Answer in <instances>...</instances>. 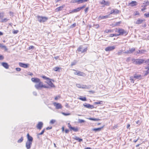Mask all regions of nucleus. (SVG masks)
Returning a JSON list of instances; mask_svg holds the SVG:
<instances>
[{
  "label": "nucleus",
  "instance_id": "nucleus-50",
  "mask_svg": "<svg viewBox=\"0 0 149 149\" xmlns=\"http://www.w3.org/2000/svg\"><path fill=\"white\" fill-rule=\"evenodd\" d=\"M77 0H72L71 1V2L72 3H77Z\"/></svg>",
  "mask_w": 149,
  "mask_h": 149
},
{
  "label": "nucleus",
  "instance_id": "nucleus-35",
  "mask_svg": "<svg viewBox=\"0 0 149 149\" xmlns=\"http://www.w3.org/2000/svg\"><path fill=\"white\" fill-rule=\"evenodd\" d=\"M114 10V14H116L119 13V11L117 9H115Z\"/></svg>",
  "mask_w": 149,
  "mask_h": 149
},
{
  "label": "nucleus",
  "instance_id": "nucleus-54",
  "mask_svg": "<svg viewBox=\"0 0 149 149\" xmlns=\"http://www.w3.org/2000/svg\"><path fill=\"white\" fill-rule=\"evenodd\" d=\"M122 54V51H120V52H119L118 53H117V54L118 55V56H119V55H120Z\"/></svg>",
  "mask_w": 149,
  "mask_h": 149
},
{
  "label": "nucleus",
  "instance_id": "nucleus-20",
  "mask_svg": "<svg viewBox=\"0 0 149 149\" xmlns=\"http://www.w3.org/2000/svg\"><path fill=\"white\" fill-rule=\"evenodd\" d=\"M109 17V16L107 15L105 16H100L98 17L99 19H104Z\"/></svg>",
  "mask_w": 149,
  "mask_h": 149
},
{
  "label": "nucleus",
  "instance_id": "nucleus-29",
  "mask_svg": "<svg viewBox=\"0 0 149 149\" xmlns=\"http://www.w3.org/2000/svg\"><path fill=\"white\" fill-rule=\"evenodd\" d=\"M89 120H93L95 121H98L100 120V119L97 118H88Z\"/></svg>",
  "mask_w": 149,
  "mask_h": 149
},
{
  "label": "nucleus",
  "instance_id": "nucleus-44",
  "mask_svg": "<svg viewBox=\"0 0 149 149\" xmlns=\"http://www.w3.org/2000/svg\"><path fill=\"white\" fill-rule=\"evenodd\" d=\"M89 9V8L88 7H87L85 8V9L84 10L85 11V14H86L87 13L88 10Z\"/></svg>",
  "mask_w": 149,
  "mask_h": 149
},
{
  "label": "nucleus",
  "instance_id": "nucleus-39",
  "mask_svg": "<svg viewBox=\"0 0 149 149\" xmlns=\"http://www.w3.org/2000/svg\"><path fill=\"white\" fill-rule=\"evenodd\" d=\"M82 88L84 89H88L90 88V87H88V86H87L86 85H83L81 86V88Z\"/></svg>",
  "mask_w": 149,
  "mask_h": 149
},
{
  "label": "nucleus",
  "instance_id": "nucleus-41",
  "mask_svg": "<svg viewBox=\"0 0 149 149\" xmlns=\"http://www.w3.org/2000/svg\"><path fill=\"white\" fill-rule=\"evenodd\" d=\"M78 121L79 123H84L85 122V121L83 120L79 119Z\"/></svg>",
  "mask_w": 149,
  "mask_h": 149
},
{
  "label": "nucleus",
  "instance_id": "nucleus-38",
  "mask_svg": "<svg viewBox=\"0 0 149 149\" xmlns=\"http://www.w3.org/2000/svg\"><path fill=\"white\" fill-rule=\"evenodd\" d=\"M77 63V61H74L71 63V65L73 66L75 65Z\"/></svg>",
  "mask_w": 149,
  "mask_h": 149
},
{
  "label": "nucleus",
  "instance_id": "nucleus-23",
  "mask_svg": "<svg viewBox=\"0 0 149 149\" xmlns=\"http://www.w3.org/2000/svg\"><path fill=\"white\" fill-rule=\"evenodd\" d=\"M100 3L102 4H104L106 5H109V3L108 2H106L104 0H102L100 2Z\"/></svg>",
  "mask_w": 149,
  "mask_h": 149
},
{
  "label": "nucleus",
  "instance_id": "nucleus-42",
  "mask_svg": "<svg viewBox=\"0 0 149 149\" xmlns=\"http://www.w3.org/2000/svg\"><path fill=\"white\" fill-rule=\"evenodd\" d=\"M45 131V129H43L42 130L41 133H39L38 134V135H40L42 134Z\"/></svg>",
  "mask_w": 149,
  "mask_h": 149
},
{
  "label": "nucleus",
  "instance_id": "nucleus-40",
  "mask_svg": "<svg viewBox=\"0 0 149 149\" xmlns=\"http://www.w3.org/2000/svg\"><path fill=\"white\" fill-rule=\"evenodd\" d=\"M23 137H21L18 140L17 142L18 143H21L23 141Z\"/></svg>",
  "mask_w": 149,
  "mask_h": 149
},
{
  "label": "nucleus",
  "instance_id": "nucleus-58",
  "mask_svg": "<svg viewBox=\"0 0 149 149\" xmlns=\"http://www.w3.org/2000/svg\"><path fill=\"white\" fill-rule=\"evenodd\" d=\"M16 70L17 71H20L21 70V69L19 68H16Z\"/></svg>",
  "mask_w": 149,
  "mask_h": 149
},
{
  "label": "nucleus",
  "instance_id": "nucleus-10",
  "mask_svg": "<svg viewBox=\"0 0 149 149\" xmlns=\"http://www.w3.org/2000/svg\"><path fill=\"white\" fill-rule=\"evenodd\" d=\"M53 104L55 106L56 108L57 109H61L62 108V106L61 104L59 103L54 102Z\"/></svg>",
  "mask_w": 149,
  "mask_h": 149
},
{
  "label": "nucleus",
  "instance_id": "nucleus-34",
  "mask_svg": "<svg viewBox=\"0 0 149 149\" xmlns=\"http://www.w3.org/2000/svg\"><path fill=\"white\" fill-rule=\"evenodd\" d=\"M60 69L58 67H56L53 68V70L55 71H59Z\"/></svg>",
  "mask_w": 149,
  "mask_h": 149
},
{
  "label": "nucleus",
  "instance_id": "nucleus-60",
  "mask_svg": "<svg viewBox=\"0 0 149 149\" xmlns=\"http://www.w3.org/2000/svg\"><path fill=\"white\" fill-rule=\"evenodd\" d=\"M52 127H48L46 128V130H49L52 129Z\"/></svg>",
  "mask_w": 149,
  "mask_h": 149
},
{
  "label": "nucleus",
  "instance_id": "nucleus-19",
  "mask_svg": "<svg viewBox=\"0 0 149 149\" xmlns=\"http://www.w3.org/2000/svg\"><path fill=\"white\" fill-rule=\"evenodd\" d=\"M2 65L6 69H8L9 68V65L6 63L3 62L2 63Z\"/></svg>",
  "mask_w": 149,
  "mask_h": 149
},
{
  "label": "nucleus",
  "instance_id": "nucleus-49",
  "mask_svg": "<svg viewBox=\"0 0 149 149\" xmlns=\"http://www.w3.org/2000/svg\"><path fill=\"white\" fill-rule=\"evenodd\" d=\"M146 50H140V54H142L144 53V52H146Z\"/></svg>",
  "mask_w": 149,
  "mask_h": 149
},
{
  "label": "nucleus",
  "instance_id": "nucleus-4",
  "mask_svg": "<svg viewBox=\"0 0 149 149\" xmlns=\"http://www.w3.org/2000/svg\"><path fill=\"white\" fill-rule=\"evenodd\" d=\"M119 31V34H117L118 36L119 35L126 36L128 33L126 31L122 29L119 28V31Z\"/></svg>",
  "mask_w": 149,
  "mask_h": 149
},
{
  "label": "nucleus",
  "instance_id": "nucleus-32",
  "mask_svg": "<svg viewBox=\"0 0 149 149\" xmlns=\"http://www.w3.org/2000/svg\"><path fill=\"white\" fill-rule=\"evenodd\" d=\"M103 102L101 101H99L94 103V104H103Z\"/></svg>",
  "mask_w": 149,
  "mask_h": 149
},
{
  "label": "nucleus",
  "instance_id": "nucleus-52",
  "mask_svg": "<svg viewBox=\"0 0 149 149\" xmlns=\"http://www.w3.org/2000/svg\"><path fill=\"white\" fill-rule=\"evenodd\" d=\"M144 15L147 17H149V12L148 13H145Z\"/></svg>",
  "mask_w": 149,
  "mask_h": 149
},
{
  "label": "nucleus",
  "instance_id": "nucleus-36",
  "mask_svg": "<svg viewBox=\"0 0 149 149\" xmlns=\"http://www.w3.org/2000/svg\"><path fill=\"white\" fill-rule=\"evenodd\" d=\"M134 77H130V80L131 81V82L134 83Z\"/></svg>",
  "mask_w": 149,
  "mask_h": 149
},
{
  "label": "nucleus",
  "instance_id": "nucleus-27",
  "mask_svg": "<svg viewBox=\"0 0 149 149\" xmlns=\"http://www.w3.org/2000/svg\"><path fill=\"white\" fill-rule=\"evenodd\" d=\"M80 10L79 7L77 8L74 9L72 11V13H76L79 11Z\"/></svg>",
  "mask_w": 149,
  "mask_h": 149
},
{
  "label": "nucleus",
  "instance_id": "nucleus-21",
  "mask_svg": "<svg viewBox=\"0 0 149 149\" xmlns=\"http://www.w3.org/2000/svg\"><path fill=\"white\" fill-rule=\"evenodd\" d=\"M144 21V20L139 19L137 20L136 23L137 24H141Z\"/></svg>",
  "mask_w": 149,
  "mask_h": 149
},
{
  "label": "nucleus",
  "instance_id": "nucleus-51",
  "mask_svg": "<svg viewBox=\"0 0 149 149\" xmlns=\"http://www.w3.org/2000/svg\"><path fill=\"white\" fill-rule=\"evenodd\" d=\"M76 26V24L75 23L71 25L70 27L72 28L75 27Z\"/></svg>",
  "mask_w": 149,
  "mask_h": 149
},
{
  "label": "nucleus",
  "instance_id": "nucleus-9",
  "mask_svg": "<svg viewBox=\"0 0 149 149\" xmlns=\"http://www.w3.org/2000/svg\"><path fill=\"white\" fill-rule=\"evenodd\" d=\"M19 65L21 67L27 68L28 67L29 64H25L22 63L20 62L19 63Z\"/></svg>",
  "mask_w": 149,
  "mask_h": 149
},
{
  "label": "nucleus",
  "instance_id": "nucleus-53",
  "mask_svg": "<svg viewBox=\"0 0 149 149\" xmlns=\"http://www.w3.org/2000/svg\"><path fill=\"white\" fill-rule=\"evenodd\" d=\"M62 114L65 116H68L70 115V113H65L63 112L62 113Z\"/></svg>",
  "mask_w": 149,
  "mask_h": 149
},
{
  "label": "nucleus",
  "instance_id": "nucleus-2",
  "mask_svg": "<svg viewBox=\"0 0 149 149\" xmlns=\"http://www.w3.org/2000/svg\"><path fill=\"white\" fill-rule=\"evenodd\" d=\"M35 87L38 90L42 88H49V86H46L43 84V83L40 81L38 83L36 84L35 85Z\"/></svg>",
  "mask_w": 149,
  "mask_h": 149
},
{
  "label": "nucleus",
  "instance_id": "nucleus-63",
  "mask_svg": "<svg viewBox=\"0 0 149 149\" xmlns=\"http://www.w3.org/2000/svg\"><path fill=\"white\" fill-rule=\"evenodd\" d=\"M34 48V47L33 46H31L29 47V49H33Z\"/></svg>",
  "mask_w": 149,
  "mask_h": 149
},
{
  "label": "nucleus",
  "instance_id": "nucleus-22",
  "mask_svg": "<svg viewBox=\"0 0 149 149\" xmlns=\"http://www.w3.org/2000/svg\"><path fill=\"white\" fill-rule=\"evenodd\" d=\"M73 139L77 141H78L79 142H81V141H83V139H80L77 136H75Z\"/></svg>",
  "mask_w": 149,
  "mask_h": 149
},
{
  "label": "nucleus",
  "instance_id": "nucleus-43",
  "mask_svg": "<svg viewBox=\"0 0 149 149\" xmlns=\"http://www.w3.org/2000/svg\"><path fill=\"white\" fill-rule=\"evenodd\" d=\"M56 120H54L52 119L51 120L50 122V123L52 124H53L55 122Z\"/></svg>",
  "mask_w": 149,
  "mask_h": 149
},
{
  "label": "nucleus",
  "instance_id": "nucleus-16",
  "mask_svg": "<svg viewBox=\"0 0 149 149\" xmlns=\"http://www.w3.org/2000/svg\"><path fill=\"white\" fill-rule=\"evenodd\" d=\"M84 107L89 109H92L94 107L93 105H90L89 104H86L85 105L84 104Z\"/></svg>",
  "mask_w": 149,
  "mask_h": 149
},
{
  "label": "nucleus",
  "instance_id": "nucleus-33",
  "mask_svg": "<svg viewBox=\"0 0 149 149\" xmlns=\"http://www.w3.org/2000/svg\"><path fill=\"white\" fill-rule=\"evenodd\" d=\"M70 130H73V131L75 132H77L78 131V130L77 127H72V128Z\"/></svg>",
  "mask_w": 149,
  "mask_h": 149
},
{
  "label": "nucleus",
  "instance_id": "nucleus-57",
  "mask_svg": "<svg viewBox=\"0 0 149 149\" xmlns=\"http://www.w3.org/2000/svg\"><path fill=\"white\" fill-rule=\"evenodd\" d=\"M146 69H147V70L146 71V72L149 73V67L148 66L146 68Z\"/></svg>",
  "mask_w": 149,
  "mask_h": 149
},
{
  "label": "nucleus",
  "instance_id": "nucleus-5",
  "mask_svg": "<svg viewBox=\"0 0 149 149\" xmlns=\"http://www.w3.org/2000/svg\"><path fill=\"white\" fill-rule=\"evenodd\" d=\"M87 50V47L84 48L82 45L80 46L77 49V51L78 52H81V53H83L84 52H86Z\"/></svg>",
  "mask_w": 149,
  "mask_h": 149
},
{
  "label": "nucleus",
  "instance_id": "nucleus-8",
  "mask_svg": "<svg viewBox=\"0 0 149 149\" xmlns=\"http://www.w3.org/2000/svg\"><path fill=\"white\" fill-rule=\"evenodd\" d=\"M115 49V46H110L106 47L105 49V50L107 52L110 51L114 50Z\"/></svg>",
  "mask_w": 149,
  "mask_h": 149
},
{
  "label": "nucleus",
  "instance_id": "nucleus-18",
  "mask_svg": "<svg viewBox=\"0 0 149 149\" xmlns=\"http://www.w3.org/2000/svg\"><path fill=\"white\" fill-rule=\"evenodd\" d=\"M47 83L51 87H54L55 86L50 80H47Z\"/></svg>",
  "mask_w": 149,
  "mask_h": 149
},
{
  "label": "nucleus",
  "instance_id": "nucleus-24",
  "mask_svg": "<svg viewBox=\"0 0 149 149\" xmlns=\"http://www.w3.org/2000/svg\"><path fill=\"white\" fill-rule=\"evenodd\" d=\"M64 6V5H63L57 8L56 9V11H59L61 10L63 8Z\"/></svg>",
  "mask_w": 149,
  "mask_h": 149
},
{
  "label": "nucleus",
  "instance_id": "nucleus-3",
  "mask_svg": "<svg viewBox=\"0 0 149 149\" xmlns=\"http://www.w3.org/2000/svg\"><path fill=\"white\" fill-rule=\"evenodd\" d=\"M132 61L134 64L138 65H140L145 62V60L143 59H134Z\"/></svg>",
  "mask_w": 149,
  "mask_h": 149
},
{
  "label": "nucleus",
  "instance_id": "nucleus-37",
  "mask_svg": "<svg viewBox=\"0 0 149 149\" xmlns=\"http://www.w3.org/2000/svg\"><path fill=\"white\" fill-rule=\"evenodd\" d=\"M113 32V30H107L104 31V32L106 33Z\"/></svg>",
  "mask_w": 149,
  "mask_h": 149
},
{
  "label": "nucleus",
  "instance_id": "nucleus-28",
  "mask_svg": "<svg viewBox=\"0 0 149 149\" xmlns=\"http://www.w3.org/2000/svg\"><path fill=\"white\" fill-rule=\"evenodd\" d=\"M0 47L1 48H4L5 49V51H7L8 50V49L6 48L5 46L3 45L2 44L0 43Z\"/></svg>",
  "mask_w": 149,
  "mask_h": 149
},
{
  "label": "nucleus",
  "instance_id": "nucleus-6",
  "mask_svg": "<svg viewBox=\"0 0 149 149\" xmlns=\"http://www.w3.org/2000/svg\"><path fill=\"white\" fill-rule=\"evenodd\" d=\"M75 72H74V74L83 77L85 76H86V74L83 72L75 70Z\"/></svg>",
  "mask_w": 149,
  "mask_h": 149
},
{
  "label": "nucleus",
  "instance_id": "nucleus-15",
  "mask_svg": "<svg viewBox=\"0 0 149 149\" xmlns=\"http://www.w3.org/2000/svg\"><path fill=\"white\" fill-rule=\"evenodd\" d=\"M27 141L32 142L33 138L32 137L29 135V134H27Z\"/></svg>",
  "mask_w": 149,
  "mask_h": 149
},
{
  "label": "nucleus",
  "instance_id": "nucleus-46",
  "mask_svg": "<svg viewBox=\"0 0 149 149\" xmlns=\"http://www.w3.org/2000/svg\"><path fill=\"white\" fill-rule=\"evenodd\" d=\"M42 78L45 79L47 80H50V79L49 78L47 77L46 76H43L42 77Z\"/></svg>",
  "mask_w": 149,
  "mask_h": 149
},
{
  "label": "nucleus",
  "instance_id": "nucleus-59",
  "mask_svg": "<svg viewBox=\"0 0 149 149\" xmlns=\"http://www.w3.org/2000/svg\"><path fill=\"white\" fill-rule=\"evenodd\" d=\"M68 127H69V128L70 129V130H71V128L72 127L71 125L69 123H68Z\"/></svg>",
  "mask_w": 149,
  "mask_h": 149
},
{
  "label": "nucleus",
  "instance_id": "nucleus-56",
  "mask_svg": "<svg viewBox=\"0 0 149 149\" xmlns=\"http://www.w3.org/2000/svg\"><path fill=\"white\" fill-rule=\"evenodd\" d=\"M85 7H86V5H84L80 7H79V8L80 9V10H81L82 9L84 8H85Z\"/></svg>",
  "mask_w": 149,
  "mask_h": 149
},
{
  "label": "nucleus",
  "instance_id": "nucleus-7",
  "mask_svg": "<svg viewBox=\"0 0 149 149\" xmlns=\"http://www.w3.org/2000/svg\"><path fill=\"white\" fill-rule=\"evenodd\" d=\"M135 50V49L134 48H130L129 50H127L123 52L124 53L127 54H132L133 52Z\"/></svg>",
  "mask_w": 149,
  "mask_h": 149
},
{
  "label": "nucleus",
  "instance_id": "nucleus-12",
  "mask_svg": "<svg viewBox=\"0 0 149 149\" xmlns=\"http://www.w3.org/2000/svg\"><path fill=\"white\" fill-rule=\"evenodd\" d=\"M32 142L27 141L26 143V147L27 149H30L32 145Z\"/></svg>",
  "mask_w": 149,
  "mask_h": 149
},
{
  "label": "nucleus",
  "instance_id": "nucleus-30",
  "mask_svg": "<svg viewBox=\"0 0 149 149\" xmlns=\"http://www.w3.org/2000/svg\"><path fill=\"white\" fill-rule=\"evenodd\" d=\"M9 19H8L7 18H5L4 19H2L1 21V22H6Z\"/></svg>",
  "mask_w": 149,
  "mask_h": 149
},
{
  "label": "nucleus",
  "instance_id": "nucleus-64",
  "mask_svg": "<svg viewBox=\"0 0 149 149\" xmlns=\"http://www.w3.org/2000/svg\"><path fill=\"white\" fill-rule=\"evenodd\" d=\"M3 56L2 55H0V60L3 59Z\"/></svg>",
  "mask_w": 149,
  "mask_h": 149
},
{
  "label": "nucleus",
  "instance_id": "nucleus-48",
  "mask_svg": "<svg viewBox=\"0 0 149 149\" xmlns=\"http://www.w3.org/2000/svg\"><path fill=\"white\" fill-rule=\"evenodd\" d=\"M140 53V50H138L136 52H135L134 54L137 55V54Z\"/></svg>",
  "mask_w": 149,
  "mask_h": 149
},
{
  "label": "nucleus",
  "instance_id": "nucleus-26",
  "mask_svg": "<svg viewBox=\"0 0 149 149\" xmlns=\"http://www.w3.org/2000/svg\"><path fill=\"white\" fill-rule=\"evenodd\" d=\"M88 0H77V3L78 4L82 3L84 2L87 1Z\"/></svg>",
  "mask_w": 149,
  "mask_h": 149
},
{
  "label": "nucleus",
  "instance_id": "nucleus-11",
  "mask_svg": "<svg viewBox=\"0 0 149 149\" xmlns=\"http://www.w3.org/2000/svg\"><path fill=\"white\" fill-rule=\"evenodd\" d=\"M43 125V123L42 122H39L38 123V124L36 126L37 128L40 130L41 129Z\"/></svg>",
  "mask_w": 149,
  "mask_h": 149
},
{
  "label": "nucleus",
  "instance_id": "nucleus-14",
  "mask_svg": "<svg viewBox=\"0 0 149 149\" xmlns=\"http://www.w3.org/2000/svg\"><path fill=\"white\" fill-rule=\"evenodd\" d=\"M31 80L33 82L36 83H38L40 81V79L37 78H31Z\"/></svg>",
  "mask_w": 149,
  "mask_h": 149
},
{
  "label": "nucleus",
  "instance_id": "nucleus-47",
  "mask_svg": "<svg viewBox=\"0 0 149 149\" xmlns=\"http://www.w3.org/2000/svg\"><path fill=\"white\" fill-rule=\"evenodd\" d=\"M94 26L95 28L96 29H97L99 27V25L98 24L94 25Z\"/></svg>",
  "mask_w": 149,
  "mask_h": 149
},
{
  "label": "nucleus",
  "instance_id": "nucleus-1",
  "mask_svg": "<svg viewBox=\"0 0 149 149\" xmlns=\"http://www.w3.org/2000/svg\"><path fill=\"white\" fill-rule=\"evenodd\" d=\"M36 17L37 21L40 23L44 22L48 19V18L46 17L38 15Z\"/></svg>",
  "mask_w": 149,
  "mask_h": 149
},
{
  "label": "nucleus",
  "instance_id": "nucleus-31",
  "mask_svg": "<svg viewBox=\"0 0 149 149\" xmlns=\"http://www.w3.org/2000/svg\"><path fill=\"white\" fill-rule=\"evenodd\" d=\"M78 99L83 101H86V99L85 97H82L80 96V97L78 98Z\"/></svg>",
  "mask_w": 149,
  "mask_h": 149
},
{
  "label": "nucleus",
  "instance_id": "nucleus-55",
  "mask_svg": "<svg viewBox=\"0 0 149 149\" xmlns=\"http://www.w3.org/2000/svg\"><path fill=\"white\" fill-rule=\"evenodd\" d=\"M18 30H14L13 31V33L14 34H17L18 33Z\"/></svg>",
  "mask_w": 149,
  "mask_h": 149
},
{
  "label": "nucleus",
  "instance_id": "nucleus-45",
  "mask_svg": "<svg viewBox=\"0 0 149 149\" xmlns=\"http://www.w3.org/2000/svg\"><path fill=\"white\" fill-rule=\"evenodd\" d=\"M118 36L117 35V34H111L110 35L109 37H113V36Z\"/></svg>",
  "mask_w": 149,
  "mask_h": 149
},
{
  "label": "nucleus",
  "instance_id": "nucleus-25",
  "mask_svg": "<svg viewBox=\"0 0 149 149\" xmlns=\"http://www.w3.org/2000/svg\"><path fill=\"white\" fill-rule=\"evenodd\" d=\"M129 3L132 6H133L136 5V2L135 1H132Z\"/></svg>",
  "mask_w": 149,
  "mask_h": 149
},
{
  "label": "nucleus",
  "instance_id": "nucleus-17",
  "mask_svg": "<svg viewBox=\"0 0 149 149\" xmlns=\"http://www.w3.org/2000/svg\"><path fill=\"white\" fill-rule=\"evenodd\" d=\"M103 126H102L100 127H99L96 128H93L92 129V130L94 131L95 132H98L100 131L103 128Z\"/></svg>",
  "mask_w": 149,
  "mask_h": 149
},
{
  "label": "nucleus",
  "instance_id": "nucleus-62",
  "mask_svg": "<svg viewBox=\"0 0 149 149\" xmlns=\"http://www.w3.org/2000/svg\"><path fill=\"white\" fill-rule=\"evenodd\" d=\"M69 130L68 129H65V132L66 133H68Z\"/></svg>",
  "mask_w": 149,
  "mask_h": 149
},
{
  "label": "nucleus",
  "instance_id": "nucleus-13",
  "mask_svg": "<svg viewBox=\"0 0 149 149\" xmlns=\"http://www.w3.org/2000/svg\"><path fill=\"white\" fill-rule=\"evenodd\" d=\"M134 78L136 79H141L142 78V76L140 74H135L134 76Z\"/></svg>",
  "mask_w": 149,
  "mask_h": 149
},
{
  "label": "nucleus",
  "instance_id": "nucleus-61",
  "mask_svg": "<svg viewBox=\"0 0 149 149\" xmlns=\"http://www.w3.org/2000/svg\"><path fill=\"white\" fill-rule=\"evenodd\" d=\"M3 13H0V18L1 17L3 18Z\"/></svg>",
  "mask_w": 149,
  "mask_h": 149
}]
</instances>
